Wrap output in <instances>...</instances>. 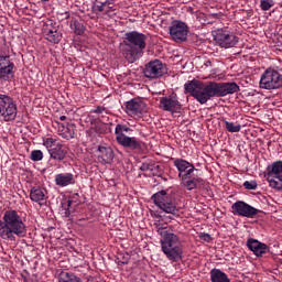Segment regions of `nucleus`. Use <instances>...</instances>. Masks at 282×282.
<instances>
[{"label":"nucleus","mask_w":282,"mask_h":282,"mask_svg":"<svg viewBox=\"0 0 282 282\" xmlns=\"http://www.w3.org/2000/svg\"><path fill=\"white\" fill-rule=\"evenodd\" d=\"M184 89L187 94H191L199 105H206L210 98H224L230 94H237V91H239V85L235 82H209L206 85L200 80H192L184 85Z\"/></svg>","instance_id":"f257e3e1"},{"label":"nucleus","mask_w":282,"mask_h":282,"mask_svg":"<svg viewBox=\"0 0 282 282\" xmlns=\"http://www.w3.org/2000/svg\"><path fill=\"white\" fill-rule=\"evenodd\" d=\"M28 235V226L21 214L14 209L4 212L2 220H0V238L4 241H17Z\"/></svg>","instance_id":"f03ea898"},{"label":"nucleus","mask_w":282,"mask_h":282,"mask_svg":"<svg viewBox=\"0 0 282 282\" xmlns=\"http://www.w3.org/2000/svg\"><path fill=\"white\" fill-rule=\"evenodd\" d=\"M154 227L156 228V232L163 238L161 239V246L169 261H173L174 263L182 261L184 249L182 248L180 237L175 235L173 229L165 223H155Z\"/></svg>","instance_id":"7ed1b4c3"},{"label":"nucleus","mask_w":282,"mask_h":282,"mask_svg":"<svg viewBox=\"0 0 282 282\" xmlns=\"http://www.w3.org/2000/svg\"><path fill=\"white\" fill-rule=\"evenodd\" d=\"M143 50H147L145 34L138 31H130L124 34L122 54L128 63H135Z\"/></svg>","instance_id":"20e7f679"},{"label":"nucleus","mask_w":282,"mask_h":282,"mask_svg":"<svg viewBox=\"0 0 282 282\" xmlns=\"http://www.w3.org/2000/svg\"><path fill=\"white\" fill-rule=\"evenodd\" d=\"M174 166L178 171V178L181 180V186L186 191H195L199 188L200 184H204V180L193 173L197 171L195 165L184 159H175Z\"/></svg>","instance_id":"39448f33"},{"label":"nucleus","mask_w":282,"mask_h":282,"mask_svg":"<svg viewBox=\"0 0 282 282\" xmlns=\"http://www.w3.org/2000/svg\"><path fill=\"white\" fill-rule=\"evenodd\" d=\"M133 131L127 124L118 123L115 128L116 142L123 149H131L132 151H140L142 149V142L135 137H129L126 133Z\"/></svg>","instance_id":"423d86ee"},{"label":"nucleus","mask_w":282,"mask_h":282,"mask_svg":"<svg viewBox=\"0 0 282 282\" xmlns=\"http://www.w3.org/2000/svg\"><path fill=\"white\" fill-rule=\"evenodd\" d=\"M212 34L216 45L223 50H230L239 45V36L228 29H216Z\"/></svg>","instance_id":"0eeeda50"},{"label":"nucleus","mask_w":282,"mask_h":282,"mask_svg":"<svg viewBox=\"0 0 282 282\" xmlns=\"http://www.w3.org/2000/svg\"><path fill=\"white\" fill-rule=\"evenodd\" d=\"M281 87H282L281 70L272 67L267 68L261 75L260 88L272 90V89H281Z\"/></svg>","instance_id":"6e6552de"},{"label":"nucleus","mask_w":282,"mask_h":282,"mask_svg":"<svg viewBox=\"0 0 282 282\" xmlns=\"http://www.w3.org/2000/svg\"><path fill=\"white\" fill-rule=\"evenodd\" d=\"M17 102L8 95H0V122H12L17 119Z\"/></svg>","instance_id":"1a4fd4ad"},{"label":"nucleus","mask_w":282,"mask_h":282,"mask_svg":"<svg viewBox=\"0 0 282 282\" xmlns=\"http://www.w3.org/2000/svg\"><path fill=\"white\" fill-rule=\"evenodd\" d=\"M151 199L160 208V210H163V213L175 215V212L177 210V207L173 202L171 200V197H169V193L166 191L162 189L155 194L152 195Z\"/></svg>","instance_id":"9d476101"},{"label":"nucleus","mask_w":282,"mask_h":282,"mask_svg":"<svg viewBox=\"0 0 282 282\" xmlns=\"http://www.w3.org/2000/svg\"><path fill=\"white\" fill-rule=\"evenodd\" d=\"M169 34L174 43H185L188 39V25L180 20H174L169 26Z\"/></svg>","instance_id":"9b49d317"},{"label":"nucleus","mask_w":282,"mask_h":282,"mask_svg":"<svg viewBox=\"0 0 282 282\" xmlns=\"http://www.w3.org/2000/svg\"><path fill=\"white\" fill-rule=\"evenodd\" d=\"M14 78V63L10 61V54L0 50V80L10 82Z\"/></svg>","instance_id":"f8f14e48"},{"label":"nucleus","mask_w":282,"mask_h":282,"mask_svg":"<svg viewBox=\"0 0 282 282\" xmlns=\"http://www.w3.org/2000/svg\"><path fill=\"white\" fill-rule=\"evenodd\" d=\"M43 144L47 149L52 160H57L58 162H62V160H65L67 156V148L63 145L62 143H57L54 138H46L43 141Z\"/></svg>","instance_id":"ddd939ff"},{"label":"nucleus","mask_w":282,"mask_h":282,"mask_svg":"<svg viewBox=\"0 0 282 282\" xmlns=\"http://www.w3.org/2000/svg\"><path fill=\"white\" fill-rule=\"evenodd\" d=\"M167 72L166 64L162 63L160 59L150 61L143 69L145 78L152 79L162 78Z\"/></svg>","instance_id":"4468645a"},{"label":"nucleus","mask_w":282,"mask_h":282,"mask_svg":"<svg viewBox=\"0 0 282 282\" xmlns=\"http://www.w3.org/2000/svg\"><path fill=\"white\" fill-rule=\"evenodd\" d=\"M231 213L232 215H237L238 217L254 219V217L259 215L260 210L243 200H238L231 205Z\"/></svg>","instance_id":"2eb2a0df"},{"label":"nucleus","mask_w":282,"mask_h":282,"mask_svg":"<svg viewBox=\"0 0 282 282\" xmlns=\"http://www.w3.org/2000/svg\"><path fill=\"white\" fill-rule=\"evenodd\" d=\"M93 12L95 14H102L104 17H113V12H116V2H113V0H95Z\"/></svg>","instance_id":"dca6fc26"},{"label":"nucleus","mask_w":282,"mask_h":282,"mask_svg":"<svg viewBox=\"0 0 282 282\" xmlns=\"http://www.w3.org/2000/svg\"><path fill=\"white\" fill-rule=\"evenodd\" d=\"M160 109L170 111L171 113H181L182 104L177 99V95H171L160 99Z\"/></svg>","instance_id":"f3484780"},{"label":"nucleus","mask_w":282,"mask_h":282,"mask_svg":"<svg viewBox=\"0 0 282 282\" xmlns=\"http://www.w3.org/2000/svg\"><path fill=\"white\" fill-rule=\"evenodd\" d=\"M147 112V105L141 99H131L126 104V113L128 116H140Z\"/></svg>","instance_id":"a211bd4d"},{"label":"nucleus","mask_w":282,"mask_h":282,"mask_svg":"<svg viewBox=\"0 0 282 282\" xmlns=\"http://www.w3.org/2000/svg\"><path fill=\"white\" fill-rule=\"evenodd\" d=\"M96 153L97 160L100 164H112L113 158H116L113 149L107 145H98Z\"/></svg>","instance_id":"6ab92c4d"},{"label":"nucleus","mask_w":282,"mask_h":282,"mask_svg":"<svg viewBox=\"0 0 282 282\" xmlns=\"http://www.w3.org/2000/svg\"><path fill=\"white\" fill-rule=\"evenodd\" d=\"M247 248H249L256 257H263V254H268V252H270V247H268V245L254 238H249L247 240Z\"/></svg>","instance_id":"aec40b11"},{"label":"nucleus","mask_w":282,"mask_h":282,"mask_svg":"<svg viewBox=\"0 0 282 282\" xmlns=\"http://www.w3.org/2000/svg\"><path fill=\"white\" fill-rule=\"evenodd\" d=\"M44 35L46 41L53 43L54 45H58V43H61L63 40V33L58 31V26H52L50 24H46L44 28Z\"/></svg>","instance_id":"412c9836"},{"label":"nucleus","mask_w":282,"mask_h":282,"mask_svg":"<svg viewBox=\"0 0 282 282\" xmlns=\"http://www.w3.org/2000/svg\"><path fill=\"white\" fill-rule=\"evenodd\" d=\"M30 199L40 206H43V204L47 202V191L39 186L32 187L30 192Z\"/></svg>","instance_id":"4be33fe9"},{"label":"nucleus","mask_w":282,"mask_h":282,"mask_svg":"<svg viewBox=\"0 0 282 282\" xmlns=\"http://www.w3.org/2000/svg\"><path fill=\"white\" fill-rule=\"evenodd\" d=\"M58 135L64 140H72L74 135H76V124L67 123L66 126L63 123L58 124Z\"/></svg>","instance_id":"5701e85b"},{"label":"nucleus","mask_w":282,"mask_h":282,"mask_svg":"<svg viewBox=\"0 0 282 282\" xmlns=\"http://www.w3.org/2000/svg\"><path fill=\"white\" fill-rule=\"evenodd\" d=\"M55 184L56 186L65 188V186H72L76 184V178L72 173H61L55 176Z\"/></svg>","instance_id":"b1692460"},{"label":"nucleus","mask_w":282,"mask_h":282,"mask_svg":"<svg viewBox=\"0 0 282 282\" xmlns=\"http://www.w3.org/2000/svg\"><path fill=\"white\" fill-rule=\"evenodd\" d=\"M268 177H273L282 182V161H275L268 166Z\"/></svg>","instance_id":"393cba45"},{"label":"nucleus","mask_w":282,"mask_h":282,"mask_svg":"<svg viewBox=\"0 0 282 282\" xmlns=\"http://www.w3.org/2000/svg\"><path fill=\"white\" fill-rule=\"evenodd\" d=\"M210 281L212 282H230V278H228V274L224 273V271L219 269H212Z\"/></svg>","instance_id":"a878e982"},{"label":"nucleus","mask_w":282,"mask_h":282,"mask_svg":"<svg viewBox=\"0 0 282 282\" xmlns=\"http://www.w3.org/2000/svg\"><path fill=\"white\" fill-rule=\"evenodd\" d=\"M70 29L77 34V36H83L85 34V25L78 20L70 21Z\"/></svg>","instance_id":"bb28decb"},{"label":"nucleus","mask_w":282,"mask_h":282,"mask_svg":"<svg viewBox=\"0 0 282 282\" xmlns=\"http://www.w3.org/2000/svg\"><path fill=\"white\" fill-rule=\"evenodd\" d=\"M223 122H225V128L227 129V131H229V133H239V131H241V124L239 123L226 120H223Z\"/></svg>","instance_id":"cd10ccee"},{"label":"nucleus","mask_w":282,"mask_h":282,"mask_svg":"<svg viewBox=\"0 0 282 282\" xmlns=\"http://www.w3.org/2000/svg\"><path fill=\"white\" fill-rule=\"evenodd\" d=\"M260 8L263 12H268V10L274 8V0H261Z\"/></svg>","instance_id":"c85d7f7f"},{"label":"nucleus","mask_w":282,"mask_h":282,"mask_svg":"<svg viewBox=\"0 0 282 282\" xmlns=\"http://www.w3.org/2000/svg\"><path fill=\"white\" fill-rule=\"evenodd\" d=\"M31 160L33 162H41V160H43V151H41V150H33L31 152Z\"/></svg>","instance_id":"c756f323"},{"label":"nucleus","mask_w":282,"mask_h":282,"mask_svg":"<svg viewBox=\"0 0 282 282\" xmlns=\"http://www.w3.org/2000/svg\"><path fill=\"white\" fill-rule=\"evenodd\" d=\"M268 182H269L270 188H274L275 191H282L281 182L275 181L274 178H270L269 176H268Z\"/></svg>","instance_id":"7c9ffc66"},{"label":"nucleus","mask_w":282,"mask_h":282,"mask_svg":"<svg viewBox=\"0 0 282 282\" xmlns=\"http://www.w3.org/2000/svg\"><path fill=\"white\" fill-rule=\"evenodd\" d=\"M257 181H246L243 183V187L247 189V191H257Z\"/></svg>","instance_id":"2f4dec72"},{"label":"nucleus","mask_w":282,"mask_h":282,"mask_svg":"<svg viewBox=\"0 0 282 282\" xmlns=\"http://www.w3.org/2000/svg\"><path fill=\"white\" fill-rule=\"evenodd\" d=\"M117 259H118L119 263H121L122 265H127V263H129V259H131V257L128 253H126L124 256L119 254Z\"/></svg>","instance_id":"473e14b6"},{"label":"nucleus","mask_w":282,"mask_h":282,"mask_svg":"<svg viewBox=\"0 0 282 282\" xmlns=\"http://www.w3.org/2000/svg\"><path fill=\"white\" fill-rule=\"evenodd\" d=\"M199 240L206 241V243H210V241H213V236H210L209 234H206V232H200Z\"/></svg>","instance_id":"72a5a7b5"},{"label":"nucleus","mask_w":282,"mask_h":282,"mask_svg":"<svg viewBox=\"0 0 282 282\" xmlns=\"http://www.w3.org/2000/svg\"><path fill=\"white\" fill-rule=\"evenodd\" d=\"M69 206H72V200H65L62 203V208H64L65 210V217H68L70 215Z\"/></svg>","instance_id":"f704fd0d"},{"label":"nucleus","mask_w":282,"mask_h":282,"mask_svg":"<svg viewBox=\"0 0 282 282\" xmlns=\"http://www.w3.org/2000/svg\"><path fill=\"white\" fill-rule=\"evenodd\" d=\"M153 171H151L152 175H154L155 177H160V175H162V171H160V165H155L153 164Z\"/></svg>","instance_id":"c9c22d12"},{"label":"nucleus","mask_w":282,"mask_h":282,"mask_svg":"<svg viewBox=\"0 0 282 282\" xmlns=\"http://www.w3.org/2000/svg\"><path fill=\"white\" fill-rule=\"evenodd\" d=\"M141 171H154L153 164L143 163L140 167Z\"/></svg>","instance_id":"e433bc0d"},{"label":"nucleus","mask_w":282,"mask_h":282,"mask_svg":"<svg viewBox=\"0 0 282 282\" xmlns=\"http://www.w3.org/2000/svg\"><path fill=\"white\" fill-rule=\"evenodd\" d=\"M105 111V107L97 106L94 110L93 113H102Z\"/></svg>","instance_id":"4c0bfd02"},{"label":"nucleus","mask_w":282,"mask_h":282,"mask_svg":"<svg viewBox=\"0 0 282 282\" xmlns=\"http://www.w3.org/2000/svg\"><path fill=\"white\" fill-rule=\"evenodd\" d=\"M59 120L63 122V121H65V120H67V116H61L59 117Z\"/></svg>","instance_id":"58836bf2"},{"label":"nucleus","mask_w":282,"mask_h":282,"mask_svg":"<svg viewBox=\"0 0 282 282\" xmlns=\"http://www.w3.org/2000/svg\"><path fill=\"white\" fill-rule=\"evenodd\" d=\"M66 19H69V14L67 13V17H66Z\"/></svg>","instance_id":"ea45409f"},{"label":"nucleus","mask_w":282,"mask_h":282,"mask_svg":"<svg viewBox=\"0 0 282 282\" xmlns=\"http://www.w3.org/2000/svg\"><path fill=\"white\" fill-rule=\"evenodd\" d=\"M42 1H50V0H42Z\"/></svg>","instance_id":"a19ab883"}]
</instances>
